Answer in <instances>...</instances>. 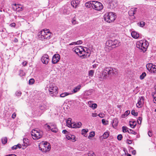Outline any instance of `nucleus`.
I'll return each mask as SVG.
<instances>
[{"instance_id":"1","label":"nucleus","mask_w":156,"mask_h":156,"mask_svg":"<svg viewBox=\"0 0 156 156\" xmlns=\"http://www.w3.org/2000/svg\"><path fill=\"white\" fill-rule=\"evenodd\" d=\"M47 88L48 90L49 95L52 97H56L58 94V88L54 84L50 83L47 86Z\"/></svg>"},{"instance_id":"2","label":"nucleus","mask_w":156,"mask_h":156,"mask_svg":"<svg viewBox=\"0 0 156 156\" xmlns=\"http://www.w3.org/2000/svg\"><path fill=\"white\" fill-rule=\"evenodd\" d=\"M148 45V42L146 40L138 41L136 43V47L144 52L146 51Z\"/></svg>"},{"instance_id":"3","label":"nucleus","mask_w":156,"mask_h":156,"mask_svg":"<svg viewBox=\"0 0 156 156\" xmlns=\"http://www.w3.org/2000/svg\"><path fill=\"white\" fill-rule=\"evenodd\" d=\"M39 150L44 152L49 151L51 149V146L49 143L47 142H42L39 145Z\"/></svg>"},{"instance_id":"4","label":"nucleus","mask_w":156,"mask_h":156,"mask_svg":"<svg viewBox=\"0 0 156 156\" xmlns=\"http://www.w3.org/2000/svg\"><path fill=\"white\" fill-rule=\"evenodd\" d=\"M116 18L115 14L112 12L106 13L104 16V20L109 23L114 21Z\"/></svg>"},{"instance_id":"5","label":"nucleus","mask_w":156,"mask_h":156,"mask_svg":"<svg viewBox=\"0 0 156 156\" xmlns=\"http://www.w3.org/2000/svg\"><path fill=\"white\" fill-rule=\"evenodd\" d=\"M43 132L39 130H33L31 132V136L33 139L37 140L41 138L43 135Z\"/></svg>"},{"instance_id":"6","label":"nucleus","mask_w":156,"mask_h":156,"mask_svg":"<svg viewBox=\"0 0 156 156\" xmlns=\"http://www.w3.org/2000/svg\"><path fill=\"white\" fill-rule=\"evenodd\" d=\"M90 55V50L87 48L84 47L82 49L81 55H79V56L83 58H88Z\"/></svg>"},{"instance_id":"7","label":"nucleus","mask_w":156,"mask_h":156,"mask_svg":"<svg viewBox=\"0 0 156 156\" xmlns=\"http://www.w3.org/2000/svg\"><path fill=\"white\" fill-rule=\"evenodd\" d=\"M109 67H105L102 71L101 79L103 80L107 79L110 76Z\"/></svg>"},{"instance_id":"8","label":"nucleus","mask_w":156,"mask_h":156,"mask_svg":"<svg viewBox=\"0 0 156 156\" xmlns=\"http://www.w3.org/2000/svg\"><path fill=\"white\" fill-rule=\"evenodd\" d=\"M119 43V42L117 40H115L114 41L109 40L106 42V45L109 47L115 48L118 46Z\"/></svg>"},{"instance_id":"9","label":"nucleus","mask_w":156,"mask_h":156,"mask_svg":"<svg viewBox=\"0 0 156 156\" xmlns=\"http://www.w3.org/2000/svg\"><path fill=\"white\" fill-rule=\"evenodd\" d=\"M93 8L97 10H102L103 6L102 4L100 2L98 1H92Z\"/></svg>"},{"instance_id":"10","label":"nucleus","mask_w":156,"mask_h":156,"mask_svg":"<svg viewBox=\"0 0 156 156\" xmlns=\"http://www.w3.org/2000/svg\"><path fill=\"white\" fill-rule=\"evenodd\" d=\"M147 69L151 73H156V66L152 63H148L146 65Z\"/></svg>"},{"instance_id":"11","label":"nucleus","mask_w":156,"mask_h":156,"mask_svg":"<svg viewBox=\"0 0 156 156\" xmlns=\"http://www.w3.org/2000/svg\"><path fill=\"white\" fill-rule=\"evenodd\" d=\"M83 48L82 46H79L73 48V50L79 55H81V53Z\"/></svg>"},{"instance_id":"12","label":"nucleus","mask_w":156,"mask_h":156,"mask_svg":"<svg viewBox=\"0 0 156 156\" xmlns=\"http://www.w3.org/2000/svg\"><path fill=\"white\" fill-rule=\"evenodd\" d=\"M109 70L110 73H109L110 76H115L117 75L118 71L116 69L109 67Z\"/></svg>"},{"instance_id":"13","label":"nucleus","mask_w":156,"mask_h":156,"mask_svg":"<svg viewBox=\"0 0 156 156\" xmlns=\"http://www.w3.org/2000/svg\"><path fill=\"white\" fill-rule=\"evenodd\" d=\"M49 58L47 54L44 55L41 58L42 62L44 64H47L49 62Z\"/></svg>"},{"instance_id":"14","label":"nucleus","mask_w":156,"mask_h":156,"mask_svg":"<svg viewBox=\"0 0 156 156\" xmlns=\"http://www.w3.org/2000/svg\"><path fill=\"white\" fill-rule=\"evenodd\" d=\"M46 29H44L38 33V37L40 39L42 40H44V38L45 36V34H46Z\"/></svg>"},{"instance_id":"15","label":"nucleus","mask_w":156,"mask_h":156,"mask_svg":"<svg viewBox=\"0 0 156 156\" xmlns=\"http://www.w3.org/2000/svg\"><path fill=\"white\" fill-rule=\"evenodd\" d=\"M60 58V55L58 54H55L53 57L52 63L54 64L57 63L59 61Z\"/></svg>"},{"instance_id":"16","label":"nucleus","mask_w":156,"mask_h":156,"mask_svg":"<svg viewBox=\"0 0 156 156\" xmlns=\"http://www.w3.org/2000/svg\"><path fill=\"white\" fill-rule=\"evenodd\" d=\"M144 98L143 97H139L138 100V102L136 104V106L138 108H140L144 103Z\"/></svg>"},{"instance_id":"17","label":"nucleus","mask_w":156,"mask_h":156,"mask_svg":"<svg viewBox=\"0 0 156 156\" xmlns=\"http://www.w3.org/2000/svg\"><path fill=\"white\" fill-rule=\"evenodd\" d=\"M13 9L17 12H19L23 10V9L22 7L19 5H16V4H13L12 5Z\"/></svg>"},{"instance_id":"18","label":"nucleus","mask_w":156,"mask_h":156,"mask_svg":"<svg viewBox=\"0 0 156 156\" xmlns=\"http://www.w3.org/2000/svg\"><path fill=\"white\" fill-rule=\"evenodd\" d=\"M109 8L110 9H114L117 6V1L115 0H113L112 1L110 2L108 4Z\"/></svg>"},{"instance_id":"19","label":"nucleus","mask_w":156,"mask_h":156,"mask_svg":"<svg viewBox=\"0 0 156 156\" xmlns=\"http://www.w3.org/2000/svg\"><path fill=\"white\" fill-rule=\"evenodd\" d=\"M80 0H73L71 1V4L74 8H76L80 4Z\"/></svg>"},{"instance_id":"20","label":"nucleus","mask_w":156,"mask_h":156,"mask_svg":"<svg viewBox=\"0 0 156 156\" xmlns=\"http://www.w3.org/2000/svg\"><path fill=\"white\" fill-rule=\"evenodd\" d=\"M23 144H22V146L23 147V149L26 148L28 146L29 144V140L27 138H24L23 140Z\"/></svg>"},{"instance_id":"21","label":"nucleus","mask_w":156,"mask_h":156,"mask_svg":"<svg viewBox=\"0 0 156 156\" xmlns=\"http://www.w3.org/2000/svg\"><path fill=\"white\" fill-rule=\"evenodd\" d=\"M81 85H78L77 86H76L74 87V89L73 90L71 91V93H70L72 94H73L76 93V92L79 91L81 89Z\"/></svg>"},{"instance_id":"22","label":"nucleus","mask_w":156,"mask_h":156,"mask_svg":"<svg viewBox=\"0 0 156 156\" xmlns=\"http://www.w3.org/2000/svg\"><path fill=\"white\" fill-rule=\"evenodd\" d=\"M51 130L53 132L56 133L58 131V129L56 125L54 124H51Z\"/></svg>"},{"instance_id":"23","label":"nucleus","mask_w":156,"mask_h":156,"mask_svg":"<svg viewBox=\"0 0 156 156\" xmlns=\"http://www.w3.org/2000/svg\"><path fill=\"white\" fill-rule=\"evenodd\" d=\"M46 34H45V36L44 38V40L45 39H50L52 34L48 29H46Z\"/></svg>"},{"instance_id":"24","label":"nucleus","mask_w":156,"mask_h":156,"mask_svg":"<svg viewBox=\"0 0 156 156\" xmlns=\"http://www.w3.org/2000/svg\"><path fill=\"white\" fill-rule=\"evenodd\" d=\"M82 125V123L81 122H78L77 123H73L72 126H71V128H79Z\"/></svg>"},{"instance_id":"25","label":"nucleus","mask_w":156,"mask_h":156,"mask_svg":"<svg viewBox=\"0 0 156 156\" xmlns=\"http://www.w3.org/2000/svg\"><path fill=\"white\" fill-rule=\"evenodd\" d=\"M136 8H133L129 11L128 13L129 16H133L136 13Z\"/></svg>"},{"instance_id":"26","label":"nucleus","mask_w":156,"mask_h":156,"mask_svg":"<svg viewBox=\"0 0 156 156\" xmlns=\"http://www.w3.org/2000/svg\"><path fill=\"white\" fill-rule=\"evenodd\" d=\"M131 35L135 39H137L139 37V34L135 31H132L131 33Z\"/></svg>"},{"instance_id":"27","label":"nucleus","mask_w":156,"mask_h":156,"mask_svg":"<svg viewBox=\"0 0 156 156\" xmlns=\"http://www.w3.org/2000/svg\"><path fill=\"white\" fill-rule=\"evenodd\" d=\"M93 4L92 1L88 2L85 3V6L87 8H90L92 7L93 8Z\"/></svg>"},{"instance_id":"28","label":"nucleus","mask_w":156,"mask_h":156,"mask_svg":"<svg viewBox=\"0 0 156 156\" xmlns=\"http://www.w3.org/2000/svg\"><path fill=\"white\" fill-rule=\"evenodd\" d=\"M71 118H69L66 121V125L67 126L71 128V126L73 125L71 122Z\"/></svg>"},{"instance_id":"29","label":"nucleus","mask_w":156,"mask_h":156,"mask_svg":"<svg viewBox=\"0 0 156 156\" xmlns=\"http://www.w3.org/2000/svg\"><path fill=\"white\" fill-rule=\"evenodd\" d=\"M118 121L117 119H115L113 120L112 125L113 127L115 128L117 126Z\"/></svg>"},{"instance_id":"30","label":"nucleus","mask_w":156,"mask_h":156,"mask_svg":"<svg viewBox=\"0 0 156 156\" xmlns=\"http://www.w3.org/2000/svg\"><path fill=\"white\" fill-rule=\"evenodd\" d=\"M136 125V122L135 121H131L130 122L129 125L130 127L132 128H134Z\"/></svg>"},{"instance_id":"31","label":"nucleus","mask_w":156,"mask_h":156,"mask_svg":"<svg viewBox=\"0 0 156 156\" xmlns=\"http://www.w3.org/2000/svg\"><path fill=\"white\" fill-rule=\"evenodd\" d=\"M71 94L68 92H64L61 94L60 95V97L61 98H64L65 97Z\"/></svg>"},{"instance_id":"32","label":"nucleus","mask_w":156,"mask_h":156,"mask_svg":"<svg viewBox=\"0 0 156 156\" xmlns=\"http://www.w3.org/2000/svg\"><path fill=\"white\" fill-rule=\"evenodd\" d=\"M21 147V145L20 144H18L17 145H15L12 147V150H16L18 148H20Z\"/></svg>"},{"instance_id":"33","label":"nucleus","mask_w":156,"mask_h":156,"mask_svg":"<svg viewBox=\"0 0 156 156\" xmlns=\"http://www.w3.org/2000/svg\"><path fill=\"white\" fill-rule=\"evenodd\" d=\"M122 131L124 133H126V132H128L129 133H130L129 130V129L127 128L126 127L123 126L122 127Z\"/></svg>"},{"instance_id":"34","label":"nucleus","mask_w":156,"mask_h":156,"mask_svg":"<svg viewBox=\"0 0 156 156\" xmlns=\"http://www.w3.org/2000/svg\"><path fill=\"white\" fill-rule=\"evenodd\" d=\"M109 136V133L108 132H105L102 136L104 139H107Z\"/></svg>"},{"instance_id":"35","label":"nucleus","mask_w":156,"mask_h":156,"mask_svg":"<svg viewBox=\"0 0 156 156\" xmlns=\"http://www.w3.org/2000/svg\"><path fill=\"white\" fill-rule=\"evenodd\" d=\"M130 113V111L129 110L126 111L125 112L124 114L122 115V117L124 118L125 116H126L129 115Z\"/></svg>"},{"instance_id":"36","label":"nucleus","mask_w":156,"mask_h":156,"mask_svg":"<svg viewBox=\"0 0 156 156\" xmlns=\"http://www.w3.org/2000/svg\"><path fill=\"white\" fill-rule=\"evenodd\" d=\"M88 132V129H83L82 130V134L84 135L85 136H86V133Z\"/></svg>"},{"instance_id":"37","label":"nucleus","mask_w":156,"mask_h":156,"mask_svg":"<svg viewBox=\"0 0 156 156\" xmlns=\"http://www.w3.org/2000/svg\"><path fill=\"white\" fill-rule=\"evenodd\" d=\"M40 108L42 110L44 111L46 109L47 106L43 104L40 106Z\"/></svg>"},{"instance_id":"38","label":"nucleus","mask_w":156,"mask_h":156,"mask_svg":"<svg viewBox=\"0 0 156 156\" xmlns=\"http://www.w3.org/2000/svg\"><path fill=\"white\" fill-rule=\"evenodd\" d=\"M152 95L153 99V101L154 103L156 104V94L154 93V92H153L152 94Z\"/></svg>"},{"instance_id":"39","label":"nucleus","mask_w":156,"mask_h":156,"mask_svg":"<svg viewBox=\"0 0 156 156\" xmlns=\"http://www.w3.org/2000/svg\"><path fill=\"white\" fill-rule=\"evenodd\" d=\"M95 135V133L94 131H91L89 135L88 136V138L94 136Z\"/></svg>"},{"instance_id":"40","label":"nucleus","mask_w":156,"mask_h":156,"mask_svg":"<svg viewBox=\"0 0 156 156\" xmlns=\"http://www.w3.org/2000/svg\"><path fill=\"white\" fill-rule=\"evenodd\" d=\"M146 73L145 72H143L140 76V78L141 80H143L146 76Z\"/></svg>"},{"instance_id":"41","label":"nucleus","mask_w":156,"mask_h":156,"mask_svg":"<svg viewBox=\"0 0 156 156\" xmlns=\"http://www.w3.org/2000/svg\"><path fill=\"white\" fill-rule=\"evenodd\" d=\"M7 139L6 137H4L2 139V143L3 144H6L7 142Z\"/></svg>"},{"instance_id":"42","label":"nucleus","mask_w":156,"mask_h":156,"mask_svg":"<svg viewBox=\"0 0 156 156\" xmlns=\"http://www.w3.org/2000/svg\"><path fill=\"white\" fill-rule=\"evenodd\" d=\"M97 104H95V103L93 104H92L91 105L89 106V107L91 108H92L93 109H95L97 107Z\"/></svg>"},{"instance_id":"43","label":"nucleus","mask_w":156,"mask_h":156,"mask_svg":"<svg viewBox=\"0 0 156 156\" xmlns=\"http://www.w3.org/2000/svg\"><path fill=\"white\" fill-rule=\"evenodd\" d=\"M15 94L16 96L17 97H20L22 93L20 91H17L15 92Z\"/></svg>"},{"instance_id":"44","label":"nucleus","mask_w":156,"mask_h":156,"mask_svg":"<svg viewBox=\"0 0 156 156\" xmlns=\"http://www.w3.org/2000/svg\"><path fill=\"white\" fill-rule=\"evenodd\" d=\"M94 73V71L93 70H90L89 72V76L92 77L93 76Z\"/></svg>"},{"instance_id":"45","label":"nucleus","mask_w":156,"mask_h":156,"mask_svg":"<svg viewBox=\"0 0 156 156\" xmlns=\"http://www.w3.org/2000/svg\"><path fill=\"white\" fill-rule=\"evenodd\" d=\"M142 118L141 117H139L138 118L137 121L138 124H140L141 122Z\"/></svg>"},{"instance_id":"46","label":"nucleus","mask_w":156,"mask_h":156,"mask_svg":"<svg viewBox=\"0 0 156 156\" xmlns=\"http://www.w3.org/2000/svg\"><path fill=\"white\" fill-rule=\"evenodd\" d=\"M131 114L135 116H136L138 115V113L135 112L134 110H133L131 111Z\"/></svg>"},{"instance_id":"47","label":"nucleus","mask_w":156,"mask_h":156,"mask_svg":"<svg viewBox=\"0 0 156 156\" xmlns=\"http://www.w3.org/2000/svg\"><path fill=\"white\" fill-rule=\"evenodd\" d=\"M34 82V80L33 79H30L29 81V84L30 85L32 84Z\"/></svg>"},{"instance_id":"48","label":"nucleus","mask_w":156,"mask_h":156,"mask_svg":"<svg viewBox=\"0 0 156 156\" xmlns=\"http://www.w3.org/2000/svg\"><path fill=\"white\" fill-rule=\"evenodd\" d=\"M88 156H95L94 152L92 151H90L88 154Z\"/></svg>"},{"instance_id":"49","label":"nucleus","mask_w":156,"mask_h":156,"mask_svg":"<svg viewBox=\"0 0 156 156\" xmlns=\"http://www.w3.org/2000/svg\"><path fill=\"white\" fill-rule=\"evenodd\" d=\"M117 139L119 140H121L122 138V135L121 134H119L117 136Z\"/></svg>"},{"instance_id":"50","label":"nucleus","mask_w":156,"mask_h":156,"mask_svg":"<svg viewBox=\"0 0 156 156\" xmlns=\"http://www.w3.org/2000/svg\"><path fill=\"white\" fill-rule=\"evenodd\" d=\"M102 122L104 125H107L108 124V121L106 122L105 119H102Z\"/></svg>"},{"instance_id":"51","label":"nucleus","mask_w":156,"mask_h":156,"mask_svg":"<svg viewBox=\"0 0 156 156\" xmlns=\"http://www.w3.org/2000/svg\"><path fill=\"white\" fill-rule=\"evenodd\" d=\"M145 22L144 21H141L140 23V25L141 27H143L145 25Z\"/></svg>"},{"instance_id":"52","label":"nucleus","mask_w":156,"mask_h":156,"mask_svg":"<svg viewBox=\"0 0 156 156\" xmlns=\"http://www.w3.org/2000/svg\"><path fill=\"white\" fill-rule=\"evenodd\" d=\"M129 132H130L129 133H131L133 134L134 135H136L137 133L136 132L134 131L133 130H132L131 129H129Z\"/></svg>"},{"instance_id":"53","label":"nucleus","mask_w":156,"mask_h":156,"mask_svg":"<svg viewBox=\"0 0 156 156\" xmlns=\"http://www.w3.org/2000/svg\"><path fill=\"white\" fill-rule=\"evenodd\" d=\"M72 23L74 25L77 23V21L75 19L73 18L72 20Z\"/></svg>"},{"instance_id":"54","label":"nucleus","mask_w":156,"mask_h":156,"mask_svg":"<svg viewBox=\"0 0 156 156\" xmlns=\"http://www.w3.org/2000/svg\"><path fill=\"white\" fill-rule=\"evenodd\" d=\"M104 115V114L102 113H100L98 114V116H99V117L101 118H103Z\"/></svg>"},{"instance_id":"55","label":"nucleus","mask_w":156,"mask_h":156,"mask_svg":"<svg viewBox=\"0 0 156 156\" xmlns=\"http://www.w3.org/2000/svg\"><path fill=\"white\" fill-rule=\"evenodd\" d=\"M19 75L20 76H23L24 75V73H23V71L21 70L20 71Z\"/></svg>"},{"instance_id":"56","label":"nucleus","mask_w":156,"mask_h":156,"mask_svg":"<svg viewBox=\"0 0 156 156\" xmlns=\"http://www.w3.org/2000/svg\"><path fill=\"white\" fill-rule=\"evenodd\" d=\"M51 124L50 123V125H48L47 124H46L45 125V127H47L48 129H50L51 128Z\"/></svg>"},{"instance_id":"57","label":"nucleus","mask_w":156,"mask_h":156,"mask_svg":"<svg viewBox=\"0 0 156 156\" xmlns=\"http://www.w3.org/2000/svg\"><path fill=\"white\" fill-rule=\"evenodd\" d=\"M72 135L71 134H69L68 135H67L66 136V138L68 140H71V136H72Z\"/></svg>"},{"instance_id":"58","label":"nucleus","mask_w":156,"mask_h":156,"mask_svg":"<svg viewBox=\"0 0 156 156\" xmlns=\"http://www.w3.org/2000/svg\"><path fill=\"white\" fill-rule=\"evenodd\" d=\"M148 134L149 136H152V133L151 132V131H149L148 132Z\"/></svg>"},{"instance_id":"59","label":"nucleus","mask_w":156,"mask_h":156,"mask_svg":"<svg viewBox=\"0 0 156 156\" xmlns=\"http://www.w3.org/2000/svg\"><path fill=\"white\" fill-rule=\"evenodd\" d=\"M82 41L81 40H79L76 42V44H81L82 43Z\"/></svg>"},{"instance_id":"60","label":"nucleus","mask_w":156,"mask_h":156,"mask_svg":"<svg viewBox=\"0 0 156 156\" xmlns=\"http://www.w3.org/2000/svg\"><path fill=\"white\" fill-rule=\"evenodd\" d=\"M92 115L93 117H96L97 116V114L96 113H92Z\"/></svg>"},{"instance_id":"61","label":"nucleus","mask_w":156,"mask_h":156,"mask_svg":"<svg viewBox=\"0 0 156 156\" xmlns=\"http://www.w3.org/2000/svg\"><path fill=\"white\" fill-rule=\"evenodd\" d=\"M27 62H26V61H24V62H23L22 63V65L24 66H26L27 64Z\"/></svg>"},{"instance_id":"62","label":"nucleus","mask_w":156,"mask_h":156,"mask_svg":"<svg viewBox=\"0 0 156 156\" xmlns=\"http://www.w3.org/2000/svg\"><path fill=\"white\" fill-rule=\"evenodd\" d=\"M10 26L12 27H15L16 26V23H13L10 24Z\"/></svg>"},{"instance_id":"63","label":"nucleus","mask_w":156,"mask_h":156,"mask_svg":"<svg viewBox=\"0 0 156 156\" xmlns=\"http://www.w3.org/2000/svg\"><path fill=\"white\" fill-rule=\"evenodd\" d=\"M16 114L15 113H14L12 115V117L13 118V119H14L16 117Z\"/></svg>"},{"instance_id":"64","label":"nucleus","mask_w":156,"mask_h":156,"mask_svg":"<svg viewBox=\"0 0 156 156\" xmlns=\"http://www.w3.org/2000/svg\"><path fill=\"white\" fill-rule=\"evenodd\" d=\"M63 13L65 14H68L69 13V10H67V11H66V12H65V11H63Z\"/></svg>"}]
</instances>
